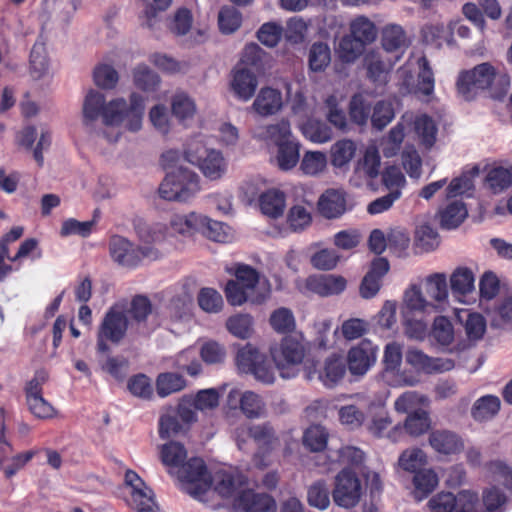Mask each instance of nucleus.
I'll return each instance as SVG.
<instances>
[{"mask_svg": "<svg viewBox=\"0 0 512 512\" xmlns=\"http://www.w3.org/2000/svg\"><path fill=\"white\" fill-rule=\"evenodd\" d=\"M144 112L145 99L138 93H132L128 101L123 97L107 101L104 94L90 90L82 105L84 124L89 126L101 119L104 128L99 132V136L109 143L118 142L124 131H140Z\"/></svg>", "mask_w": 512, "mask_h": 512, "instance_id": "obj_1", "label": "nucleus"}, {"mask_svg": "<svg viewBox=\"0 0 512 512\" xmlns=\"http://www.w3.org/2000/svg\"><path fill=\"white\" fill-rule=\"evenodd\" d=\"M182 155L177 150H167L161 156L166 176L158 188L159 196L167 201L187 203L201 191L200 176L180 164Z\"/></svg>", "mask_w": 512, "mask_h": 512, "instance_id": "obj_2", "label": "nucleus"}, {"mask_svg": "<svg viewBox=\"0 0 512 512\" xmlns=\"http://www.w3.org/2000/svg\"><path fill=\"white\" fill-rule=\"evenodd\" d=\"M185 447L178 442H169L161 448V459L169 474L175 476L182 488L192 497H200L208 490V485L201 478L204 461L201 458H191L187 462Z\"/></svg>", "mask_w": 512, "mask_h": 512, "instance_id": "obj_3", "label": "nucleus"}, {"mask_svg": "<svg viewBox=\"0 0 512 512\" xmlns=\"http://www.w3.org/2000/svg\"><path fill=\"white\" fill-rule=\"evenodd\" d=\"M224 291L232 306L239 307L246 303L261 305L270 298L271 285L255 268L247 264H237L234 279L226 283Z\"/></svg>", "mask_w": 512, "mask_h": 512, "instance_id": "obj_4", "label": "nucleus"}, {"mask_svg": "<svg viewBox=\"0 0 512 512\" xmlns=\"http://www.w3.org/2000/svg\"><path fill=\"white\" fill-rule=\"evenodd\" d=\"M456 87L458 93L470 100L477 90H486L493 98L504 96L510 87L508 74L489 62L476 65L459 73Z\"/></svg>", "mask_w": 512, "mask_h": 512, "instance_id": "obj_5", "label": "nucleus"}, {"mask_svg": "<svg viewBox=\"0 0 512 512\" xmlns=\"http://www.w3.org/2000/svg\"><path fill=\"white\" fill-rule=\"evenodd\" d=\"M403 296L431 313L444 312L449 306L448 277L443 272L431 273L410 285Z\"/></svg>", "mask_w": 512, "mask_h": 512, "instance_id": "obj_6", "label": "nucleus"}, {"mask_svg": "<svg viewBox=\"0 0 512 512\" xmlns=\"http://www.w3.org/2000/svg\"><path fill=\"white\" fill-rule=\"evenodd\" d=\"M201 478L204 479L209 488L200 497L194 498L205 503L216 494L222 499L231 501L234 506L235 501L243 492L244 485L246 484V477L233 467L219 468L210 473L204 465Z\"/></svg>", "mask_w": 512, "mask_h": 512, "instance_id": "obj_7", "label": "nucleus"}, {"mask_svg": "<svg viewBox=\"0 0 512 512\" xmlns=\"http://www.w3.org/2000/svg\"><path fill=\"white\" fill-rule=\"evenodd\" d=\"M308 351L302 334L284 337L279 344L271 345L269 352L283 379H292L299 374Z\"/></svg>", "mask_w": 512, "mask_h": 512, "instance_id": "obj_8", "label": "nucleus"}, {"mask_svg": "<svg viewBox=\"0 0 512 512\" xmlns=\"http://www.w3.org/2000/svg\"><path fill=\"white\" fill-rule=\"evenodd\" d=\"M184 157L210 181L221 180L228 172L229 162L223 152L208 147L201 140L190 141L184 151Z\"/></svg>", "mask_w": 512, "mask_h": 512, "instance_id": "obj_9", "label": "nucleus"}, {"mask_svg": "<svg viewBox=\"0 0 512 512\" xmlns=\"http://www.w3.org/2000/svg\"><path fill=\"white\" fill-rule=\"evenodd\" d=\"M235 362L241 373L252 375L257 382L271 385L276 380L275 367L267 355L251 343L238 349Z\"/></svg>", "mask_w": 512, "mask_h": 512, "instance_id": "obj_10", "label": "nucleus"}, {"mask_svg": "<svg viewBox=\"0 0 512 512\" xmlns=\"http://www.w3.org/2000/svg\"><path fill=\"white\" fill-rule=\"evenodd\" d=\"M128 330L126 308L121 304L112 306L104 315L97 330V351L106 353L109 350L108 342L118 344L125 337Z\"/></svg>", "mask_w": 512, "mask_h": 512, "instance_id": "obj_11", "label": "nucleus"}, {"mask_svg": "<svg viewBox=\"0 0 512 512\" xmlns=\"http://www.w3.org/2000/svg\"><path fill=\"white\" fill-rule=\"evenodd\" d=\"M109 248L112 259L127 268H134L143 260H157L161 256L157 247L136 246L127 238L119 235L111 237Z\"/></svg>", "mask_w": 512, "mask_h": 512, "instance_id": "obj_12", "label": "nucleus"}, {"mask_svg": "<svg viewBox=\"0 0 512 512\" xmlns=\"http://www.w3.org/2000/svg\"><path fill=\"white\" fill-rule=\"evenodd\" d=\"M123 497L127 505L136 512H159L153 491L132 470L125 473Z\"/></svg>", "mask_w": 512, "mask_h": 512, "instance_id": "obj_13", "label": "nucleus"}, {"mask_svg": "<svg viewBox=\"0 0 512 512\" xmlns=\"http://www.w3.org/2000/svg\"><path fill=\"white\" fill-rule=\"evenodd\" d=\"M385 402H371L367 406V430L376 437L386 438L393 443L403 440L401 423L392 426V418L385 410Z\"/></svg>", "mask_w": 512, "mask_h": 512, "instance_id": "obj_14", "label": "nucleus"}, {"mask_svg": "<svg viewBox=\"0 0 512 512\" xmlns=\"http://www.w3.org/2000/svg\"><path fill=\"white\" fill-rule=\"evenodd\" d=\"M362 494L361 481L350 469L345 468L336 475L332 497L337 506L354 508L360 502Z\"/></svg>", "mask_w": 512, "mask_h": 512, "instance_id": "obj_15", "label": "nucleus"}, {"mask_svg": "<svg viewBox=\"0 0 512 512\" xmlns=\"http://www.w3.org/2000/svg\"><path fill=\"white\" fill-rule=\"evenodd\" d=\"M400 120L406 133L413 132L423 148L430 150L435 145L438 126L431 116L425 113L405 112Z\"/></svg>", "mask_w": 512, "mask_h": 512, "instance_id": "obj_16", "label": "nucleus"}, {"mask_svg": "<svg viewBox=\"0 0 512 512\" xmlns=\"http://www.w3.org/2000/svg\"><path fill=\"white\" fill-rule=\"evenodd\" d=\"M227 406L232 410H240L248 419H259L266 415V403L255 391L233 387L226 397Z\"/></svg>", "mask_w": 512, "mask_h": 512, "instance_id": "obj_17", "label": "nucleus"}, {"mask_svg": "<svg viewBox=\"0 0 512 512\" xmlns=\"http://www.w3.org/2000/svg\"><path fill=\"white\" fill-rule=\"evenodd\" d=\"M346 365L342 356L332 354L318 367L314 363L306 364L305 377L309 381L318 380L324 386L334 387L345 375Z\"/></svg>", "mask_w": 512, "mask_h": 512, "instance_id": "obj_18", "label": "nucleus"}, {"mask_svg": "<svg viewBox=\"0 0 512 512\" xmlns=\"http://www.w3.org/2000/svg\"><path fill=\"white\" fill-rule=\"evenodd\" d=\"M400 313L404 334L410 339L424 340L428 332V324L418 316L431 314V312L403 296Z\"/></svg>", "mask_w": 512, "mask_h": 512, "instance_id": "obj_19", "label": "nucleus"}, {"mask_svg": "<svg viewBox=\"0 0 512 512\" xmlns=\"http://www.w3.org/2000/svg\"><path fill=\"white\" fill-rule=\"evenodd\" d=\"M452 295L457 302L463 305H472L476 302L475 273L467 266H458L449 277Z\"/></svg>", "mask_w": 512, "mask_h": 512, "instance_id": "obj_20", "label": "nucleus"}, {"mask_svg": "<svg viewBox=\"0 0 512 512\" xmlns=\"http://www.w3.org/2000/svg\"><path fill=\"white\" fill-rule=\"evenodd\" d=\"M380 166L379 149L375 143H370L366 147L363 157L355 166L354 174L350 180L352 185L356 187H361L364 184L370 185L372 180L378 177Z\"/></svg>", "mask_w": 512, "mask_h": 512, "instance_id": "obj_21", "label": "nucleus"}, {"mask_svg": "<svg viewBox=\"0 0 512 512\" xmlns=\"http://www.w3.org/2000/svg\"><path fill=\"white\" fill-rule=\"evenodd\" d=\"M378 346L369 339H363L353 346L347 355L348 368L353 375H364L375 364Z\"/></svg>", "mask_w": 512, "mask_h": 512, "instance_id": "obj_22", "label": "nucleus"}, {"mask_svg": "<svg viewBox=\"0 0 512 512\" xmlns=\"http://www.w3.org/2000/svg\"><path fill=\"white\" fill-rule=\"evenodd\" d=\"M251 135L253 139L264 142L267 145H274L275 147L296 138L289 120L284 118L272 123L255 126L251 131Z\"/></svg>", "mask_w": 512, "mask_h": 512, "instance_id": "obj_23", "label": "nucleus"}, {"mask_svg": "<svg viewBox=\"0 0 512 512\" xmlns=\"http://www.w3.org/2000/svg\"><path fill=\"white\" fill-rule=\"evenodd\" d=\"M400 59V55L395 56L394 59L380 50H371L366 53L364 57V66L366 68L367 77L375 85L383 86L389 80V74Z\"/></svg>", "mask_w": 512, "mask_h": 512, "instance_id": "obj_24", "label": "nucleus"}, {"mask_svg": "<svg viewBox=\"0 0 512 512\" xmlns=\"http://www.w3.org/2000/svg\"><path fill=\"white\" fill-rule=\"evenodd\" d=\"M417 66V84L410 87L408 81H403V92L414 93L424 101H430L434 95L435 79L432 68L425 56H418L414 59Z\"/></svg>", "mask_w": 512, "mask_h": 512, "instance_id": "obj_25", "label": "nucleus"}, {"mask_svg": "<svg viewBox=\"0 0 512 512\" xmlns=\"http://www.w3.org/2000/svg\"><path fill=\"white\" fill-rule=\"evenodd\" d=\"M209 223V217L205 214L190 211L188 213H176L169 219L170 235L192 237L200 233Z\"/></svg>", "mask_w": 512, "mask_h": 512, "instance_id": "obj_26", "label": "nucleus"}, {"mask_svg": "<svg viewBox=\"0 0 512 512\" xmlns=\"http://www.w3.org/2000/svg\"><path fill=\"white\" fill-rule=\"evenodd\" d=\"M406 362L419 372L426 374L443 373L454 368L452 359L430 357L417 348H410L406 352Z\"/></svg>", "mask_w": 512, "mask_h": 512, "instance_id": "obj_27", "label": "nucleus"}, {"mask_svg": "<svg viewBox=\"0 0 512 512\" xmlns=\"http://www.w3.org/2000/svg\"><path fill=\"white\" fill-rule=\"evenodd\" d=\"M258 87L257 74L243 66H235L230 75V92L240 101L247 102L255 94Z\"/></svg>", "mask_w": 512, "mask_h": 512, "instance_id": "obj_28", "label": "nucleus"}, {"mask_svg": "<svg viewBox=\"0 0 512 512\" xmlns=\"http://www.w3.org/2000/svg\"><path fill=\"white\" fill-rule=\"evenodd\" d=\"M439 483V476L433 468H422L412 477L410 495L420 503L437 489Z\"/></svg>", "mask_w": 512, "mask_h": 512, "instance_id": "obj_29", "label": "nucleus"}, {"mask_svg": "<svg viewBox=\"0 0 512 512\" xmlns=\"http://www.w3.org/2000/svg\"><path fill=\"white\" fill-rule=\"evenodd\" d=\"M234 507L242 512H273L275 500L267 493L244 489Z\"/></svg>", "mask_w": 512, "mask_h": 512, "instance_id": "obj_30", "label": "nucleus"}, {"mask_svg": "<svg viewBox=\"0 0 512 512\" xmlns=\"http://www.w3.org/2000/svg\"><path fill=\"white\" fill-rule=\"evenodd\" d=\"M318 210L328 219L340 217L347 210L345 192L342 189H327L318 199Z\"/></svg>", "mask_w": 512, "mask_h": 512, "instance_id": "obj_31", "label": "nucleus"}, {"mask_svg": "<svg viewBox=\"0 0 512 512\" xmlns=\"http://www.w3.org/2000/svg\"><path fill=\"white\" fill-rule=\"evenodd\" d=\"M389 270V263L385 258H376L364 276L360 285V295L364 299H371L377 295L381 287V280Z\"/></svg>", "mask_w": 512, "mask_h": 512, "instance_id": "obj_32", "label": "nucleus"}, {"mask_svg": "<svg viewBox=\"0 0 512 512\" xmlns=\"http://www.w3.org/2000/svg\"><path fill=\"white\" fill-rule=\"evenodd\" d=\"M282 107L281 92L271 87H263L255 97L251 109L262 117H268L280 112Z\"/></svg>", "mask_w": 512, "mask_h": 512, "instance_id": "obj_33", "label": "nucleus"}, {"mask_svg": "<svg viewBox=\"0 0 512 512\" xmlns=\"http://www.w3.org/2000/svg\"><path fill=\"white\" fill-rule=\"evenodd\" d=\"M428 442L431 448L438 454L454 455L464 449L463 440L449 430H434L429 434Z\"/></svg>", "mask_w": 512, "mask_h": 512, "instance_id": "obj_34", "label": "nucleus"}, {"mask_svg": "<svg viewBox=\"0 0 512 512\" xmlns=\"http://www.w3.org/2000/svg\"><path fill=\"white\" fill-rule=\"evenodd\" d=\"M307 286L318 295L328 297L342 293L346 289L347 281L340 275L327 274L309 277Z\"/></svg>", "mask_w": 512, "mask_h": 512, "instance_id": "obj_35", "label": "nucleus"}, {"mask_svg": "<svg viewBox=\"0 0 512 512\" xmlns=\"http://www.w3.org/2000/svg\"><path fill=\"white\" fill-rule=\"evenodd\" d=\"M301 143L295 138L276 147L272 158L273 164L283 172H289L297 167L300 161Z\"/></svg>", "mask_w": 512, "mask_h": 512, "instance_id": "obj_36", "label": "nucleus"}, {"mask_svg": "<svg viewBox=\"0 0 512 512\" xmlns=\"http://www.w3.org/2000/svg\"><path fill=\"white\" fill-rule=\"evenodd\" d=\"M258 205L264 215L278 218L283 215L286 207L285 194L277 188L266 189L259 195Z\"/></svg>", "mask_w": 512, "mask_h": 512, "instance_id": "obj_37", "label": "nucleus"}, {"mask_svg": "<svg viewBox=\"0 0 512 512\" xmlns=\"http://www.w3.org/2000/svg\"><path fill=\"white\" fill-rule=\"evenodd\" d=\"M468 216L466 205L461 200H453L439 210V224L443 229L452 230L460 226Z\"/></svg>", "mask_w": 512, "mask_h": 512, "instance_id": "obj_38", "label": "nucleus"}, {"mask_svg": "<svg viewBox=\"0 0 512 512\" xmlns=\"http://www.w3.org/2000/svg\"><path fill=\"white\" fill-rule=\"evenodd\" d=\"M140 246H154L170 235L169 224L162 222H142L136 227Z\"/></svg>", "mask_w": 512, "mask_h": 512, "instance_id": "obj_39", "label": "nucleus"}, {"mask_svg": "<svg viewBox=\"0 0 512 512\" xmlns=\"http://www.w3.org/2000/svg\"><path fill=\"white\" fill-rule=\"evenodd\" d=\"M299 171L308 177H318L327 170V155L322 151L307 150L298 163Z\"/></svg>", "mask_w": 512, "mask_h": 512, "instance_id": "obj_40", "label": "nucleus"}, {"mask_svg": "<svg viewBox=\"0 0 512 512\" xmlns=\"http://www.w3.org/2000/svg\"><path fill=\"white\" fill-rule=\"evenodd\" d=\"M192 305L191 294L183 291L169 300L165 308V316L173 322L187 320L191 315Z\"/></svg>", "mask_w": 512, "mask_h": 512, "instance_id": "obj_41", "label": "nucleus"}, {"mask_svg": "<svg viewBox=\"0 0 512 512\" xmlns=\"http://www.w3.org/2000/svg\"><path fill=\"white\" fill-rule=\"evenodd\" d=\"M254 318L249 313H236L229 316L225 322L227 331L234 337L246 340L254 334Z\"/></svg>", "mask_w": 512, "mask_h": 512, "instance_id": "obj_42", "label": "nucleus"}, {"mask_svg": "<svg viewBox=\"0 0 512 512\" xmlns=\"http://www.w3.org/2000/svg\"><path fill=\"white\" fill-rule=\"evenodd\" d=\"M401 426L403 428V437L405 434L414 438L420 437L430 429L431 419L429 412L425 409L415 410L406 416Z\"/></svg>", "mask_w": 512, "mask_h": 512, "instance_id": "obj_43", "label": "nucleus"}, {"mask_svg": "<svg viewBox=\"0 0 512 512\" xmlns=\"http://www.w3.org/2000/svg\"><path fill=\"white\" fill-rule=\"evenodd\" d=\"M457 24V21H450L446 25L440 22L429 23L422 29L423 38L428 43L441 45L445 42L451 44L453 42L454 27Z\"/></svg>", "mask_w": 512, "mask_h": 512, "instance_id": "obj_44", "label": "nucleus"}, {"mask_svg": "<svg viewBox=\"0 0 512 512\" xmlns=\"http://www.w3.org/2000/svg\"><path fill=\"white\" fill-rule=\"evenodd\" d=\"M302 135L312 143L324 144L329 142L332 137V130L325 123L308 119L298 124Z\"/></svg>", "mask_w": 512, "mask_h": 512, "instance_id": "obj_45", "label": "nucleus"}, {"mask_svg": "<svg viewBox=\"0 0 512 512\" xmlns=\"http://www.w3.org/2000/svg\"><path fill=\"white\" fill-rule=\"evenodd\" d=\"M286 96L295 115L309 117L314 114V108L305 99L299 82H287L285 84Z\"/></svg>", "mask_w": 512, "mask_h": 512, "instance_id": "obj_46", "label": "nucleus"}, {"mask_svg": "<svg viewBox=\"0 0 512 512\" xmlns=\"http://www.w3.org/2000/svg\"><path fill=\"white\" fill-rule=\"evenodd\" d=\"M406 135L405 127H403L399 119L397 124L381 139L380 147L384 157L390 158L396 156L400 151Z\"/></svg>", "mask_w": 512, "mask_h": 512, "instance_id": "obj_47", "label": "nucleus"}, {"mask_svg": "<svg viewBox=\"0 0 512 512\" xmlns=\"http://www.w3.org/2000/svg\"><path fill=\"white\" fill-rule=\"evenodd\" d=\"M356 143L350 139L336 141L330 149L331 164L336 168L347 166L356 153Z\"/></svg>", "mask_w": 512, "mask_h": 512, "instance_id": "obj_48", "label": "nucleus"}, {"mask_svg": "<svg viewBox=\"0 0 512 512\" xmlns=\"http://www.w3.org/2000/svg\"><path fill=\"white\" fill-rule=\"evenodd\" d=\"M171 110L175 118L183 124L191 120L197 111L194 100L184 92H178L172 97Z\"/></svg>", "mask_w": 512, "mask_h": 512, "instance_id": "obj_49", "label": "nucleus"}, {"mask_svg": "<svg viewBox=\"0 0 512 512\" xmlns=\"http://www.w3.org/2000/svg\"><path fill=\"white\" fill-rule=\"evenodd\" d=\"M186 387V379L178 373H161L156 379V391L157 394L162 398L167 397L173 393L180 392Z\"/></svg>", "mask_w": 512, "mask_h": 512, "instance_id": "obj_50", "label": "nucleus"}, {"mask_svg": "<svg viewBox=\"0 0 512 512\" xmlns=\"http://www.w3.org/2000/svg\"><path fill=\"white\" fill-rule=\"evenodd\" d=\"M30 72L32 77L40 79L50 72V63L47 51L42 41H37L30 53Z\"/></svg>", "mask_w": 512, "mask_h": 512, "instance_id": "obj_51", "label": "nucleus"}, {"mask_svg": "<svg viewBox=\"0 0 512 512\" xmlns=\"http://www.w3.org/2000/svg\"><path fill=\"white\" fill-rule=\"evenodd\" d=\"M460 321H464L466 334L471 340L482 338L486 331V320L477 312H469L468 310H460L456 313Z\"/></svg>", "mask_w": 512, "mask_h": 512, "instance_id": "obj_52", "label": "nucleus"}, {"mask_svg": "<svg viewBox=\"0 0 512 512\" xmlns=\"http://www.w3.org/2000/svg\"><path fill=\"white\" fill-rule=\"evenodd\" d=\"M133 83L144 92H154L160 85V77L146 64H138L133 69Z\"/></svg>", "mask_w": 512, "mask_h": 512, "instance_id": "obj_53", "label": "nucleus"}, {"mask_svg": "<svg viewBox=\"0 0 512 512\" xmlns=\"http://www.w3.org/2000/svg\"><path fill=\"white\" fill-rule=\"evenodd\" d=\"M428 405V398L416 391H406L394 401V410L400 414H409L415 410H422Z\"/></svg>", "mask_w": 512, "mask_h": 512, "instance_id": "obj_54", "label": "nucleus"}, {"mask_svg": "<svg viewBox=\"0 0 512 512\" xmlns=\"http://www.w3.org/2000/svg\"><path fill=\"white\" fill-rule=\"evenodd\" d=\"M350 35L364 45L372 43L377 37L375 24L366 16H358L350 22Z\"/></svg>", "mask_w": 512, "mask_h": 512, "instance_id": "obj_55", "label": "nucleus"}, {"mask_svg": "<svg viewBox=\"0 0 512 512\" xmlns=\"http://www.w3.org/2000/svg\"><path fill=\"white\" fill-rule=\"evenodd\" d=\"M329 433L321 425H311L305 429L302 436V444L311 452L323 451L328 443Z\"/></svg>", "mask_w": 512, "mask_h": 512, "instance_id": "obj_56", "label": "nucleus"}, {"mask_svg": "<svg viewBox=\"0 0 512 512\" xmlns=\"http://www.w3.org/2000/svg\"><path fill=\"white\" fill-rule=\"evenodd\" d=\"M382 47L384 53L398 52L406 43V35L398 24H388L382 30Z\"/></svg>", "mask_w": 512, "mask_h": 512, "instance_id": "obj_57", "label": "nucleus"}, {"mask_svg": "<svg viewBox=\"0 0 512 512\" xmlns=\"http://www.w3.org/2000/svg\"><path fill=\"white\" fill-rule=\"evenodd\" d=\"M428 463L427 454L420 448L405 449L398 458V465L406 472L416 473Z\"/></svg>", "mask_w": 512, "mask_h": 512, "instance_id": "obj_58", "label": "nucleus"}, {"mask_svg": "<svg viewBox=\"0 0 512 512\" xmlns=\"http://www.w3.org/2000/svg\"><path fill=\"white\" fill-rule=\"evenodd\" d=\"M501 402L497 396L485 395L473 405L472 416L477 421H486L493 418L500 410Z\"/></svg>", "mask_w": 512, "mask_h": 512, "instance_id": "obj_59", "label": "nucleus"}, {"mask_svg": "<svg viewBox=\"0 0 512 512\" xmlns=\"http://www.w3.org/2000/svg\"><path fill=\"white\" fill-rule=\"evenodd\" d=\"M452 505V512H482L478 494L468 489L452 492Z\"/></svg>", "mask_w": 512, "mask_h": 512, "instance_id": "obj_60", "label": "nucleus"}, {"mask_svg": "<svg viewBox=\"0 0 512 512\" xmlns=\"http://www.w3.org/2000/svg\"><path fill=\"white\" fill-rule=\"evenodd\" d=\"M349 115L351 120L360 126L366 125L371 119V103L363 93L352 97L349 104Z\"/></svg>", "mask_w": 512, "mask_h": 512, "instance_id": "obj_61", "label": "nucleus"}, {"mask_svg": "<svg viewBox=\"0 0 512 512\" xmlns=\"http://www.w3.org/2000/svg\"><path fill=\"white\" fill-rule=\"evenodd\" d=\"M242 25L241 12L231 6H224L218 12V27L222 34L235 33Z\"/></svg>", "mask_w": 512, "mask_h": 512, "instance_id": "obj_62", "label": "nucleus"}, {"mask_svg": "<svg viewBox=\"0 0 512 512\" xmlns=\"http://www.w3.org/2000/svg\"><path fill=\"white\" fill-rule=\"evenodd\" d=\"M485 181L494 194L501 193L512 185V169L494 167L488 171Z\"/></svg>", "mask_w": 512, "mask_h": 512, "instance_id": "obj_63", "label": "nucleus"}, {"mask_svg": "<svg viewBox=\"0 0 512 512\" xmlns=\"http://www.w3.org/2000/svg\"><path fill=\"white\" fill-rule=\"evenodd\" d=\"M482 502L485 512H505L508 497L501 488L491 486L483 491Z\"/></svg>", "mask_w": 512, "mask_h": 512, "instance_id": "obj_64", "label": "nucleus"}]
</instances>
